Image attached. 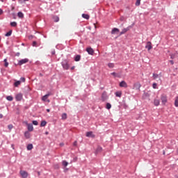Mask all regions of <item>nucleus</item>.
I'll return each mask as SVG.
<instances>
[{
    "label": "nucleus",
    "mask_w": 178,
    "mask_h": 178,
    "mask_svg": "<svg viewBox=\"0 0 178 178\" xmlns=\"http://www.w3.org/2000/svg\"><path fill=\"white\" fill-rule=\"evenodd\" d=\"M12 1H16V0H12Z\"/></svg>",
    "instance_id": "59"
},
{
    "label": "nucleus",
    "mask_w": 178,
    "mask_h": 178,
    "mask_svg": "<svg viewBox=\"0 0 178 178\" xmlns=\"http://www.w3.org/2000/svg\"><path fill=\"white\" fill-rule=\"evenodd\" d=\"M11 147H12L13 149H15V146L13 145H11Z\"/></svg>",
    "instance_id": "53"
},
{
    "label": "nucleus",
    "mask_w": 178,
    "mask_h": 178,
    "mask_svg": "<svg viewBox=\"0 0 178 178\" xmlns=\"http://www.w3.org/2000/svg\"><path fill=\"white\" fill-rule=\"evenodd\" d=\"M86 51L88 52V54L89 55H93L94 54V49H92V48H91V47H88L86 49Z\"/></svg>",
    "instance_id": "9"
},
{
    "label": "nucleus",
    "mask_w": 178,
    "mask_h": 178,
    "mask_svg": "<svg viewBox=\"0 0 178 178\" xmlns=\"http://www.w3.org/2000/svg\"><path fill=\"white\" fill-rule=\"evenodd\" d=\"M122 106H123V108H124V109H127V108H128V106H127V104H126V103L122 104Z\"/></svg>",
    "instance_id": "42"
},
{
    "label": "nucleus",
    "mask_w": 178,
    "mask_h": 178,
    "mask_svg": "<svg viewBox=\"0 0 178 178\" xmlns=\"http://www.w3.org/2000/svg\"><path fill=\"white\" fill-rule=\"evenodd\" d=\"M106 108V109H111V108H112V105L110 103H107Z\"/></svg>",
    "instance_id": "37"
},
{
    "label": "nucleus",
    "mask_w": 178,
    "mask_h": 178,
    "mask_svg": "<svg viewBox=\"0 0 178 178\" xmlns=\"http://www.w3.org/2000/svg\"><path fill=\"white\" fill-rule=\"evenodd\" d=\"M2 118H3V115L0 114V119H2Z\"/></svg>",
    "instance_id": "51"
},
{
    "label": "nucleus",
    "mask_w": 178,
    "mask_h": 178,
    "mask_svg": "<svg viewBox=\"0 0 178 178\" xmlns=\"http://www.w3.org/2000/svg\"><path fill=\"white\" fill-rule=\"evenodd\" d=\"M42 101H43L44 102H50L49 99H48V97L46 95L42 97Z\"/></svg>",
    "instance_id": "14"
},
{
    "label": "nucleus",
    "mask_w": 178,
    "mask_h": 178,
    "mask_svg": "<svg viewBox=\"0 0 178 178\" xmlns=\"http://www.w3.org/2000/svg\"><path fill=\"white\" fill-rule=\"evenodd\" d=\"M170 63H171V65H175V62L172 60H170Z\"/></svg>",
    "instance_id": "47"
},
{
    "label": "nucleus",
    "mask_w": 178,
    "mask_h": 178,
    "mask_svg": "<svg viewBox=\"0 0 178 178\" xmlns=\"http://www.w3.org/2000/svg\"><path fill=\"white\" fill-rule=\"evenodd\" d=\"M74 147H77V140H75L73 143Z\"/></svg>",
    "instance_id": "46"
},
{
    "label": "nucleus",
    "mask_w": 178,
    "mask_h": 178,
    "mask_svg": "<svg viewBox=\"0 0 178 178\" xmlns=\"http://www.w3.org/2000/svg\"><path fill=\"white\" fill-rule=\"evenodd\" d=\"M33 149V144H29L27 145V149L28 151H31V149Z\"/></svg>",
    "instance_id": "31"
},
{
    "label": "nucleus",
    "mask_w": 178,
    "mask_h": 178,
    "mask_svg": "<svg viewBox=\"0 0 178 178\" xmlns=\"http://www.w3.org/2000/svg\"><path fill=\"white\" fill-rule=\"evenodd\" d=\"M95 136H94L92 134V131H88L86 133V137H95Z\"/></svg>",
    "instance_id": "21"
},
{
    "label": "nucleus",
    "mask_w": 178,
    "mask_h": 178,
    "mask_svg": "<svg viewBox=\"0 0 178 178\" xmlns=\"http://www.w3.org/2000/svg\"><path fill=\"white\" fill-rule=\"evenodd\" d=\"M108 67H110L111 69H112V68L115 67V64H113V63H109L108 64Z\"/></svg>",
    "instance_id": "35"
},
{
    "label": "nucleus",
    "mask_w": 178,
    "mask_h": 178,
    "mask_svg": "<svg viewBox=\"0 0 178 178\" xmlns=\"http://www.w3.org/2000/svg\"><path fill=\"white\" fill-rule=\"evenodd\" d=\"M135 5L136 6H140V5H141V0H136Z\"/></svg>",
    "instance_id": "33"
},
{
    "label": "nucleus",
    "mask_w": 178,
    "mask_h": 178,
    "mask_svg": "<svg viewBox=\"0 0 178 178\" xmlns=\"http://www.w3.org/2000/svg\"><path fill=\"white\" fill-rule=\"evenodd\" d=\"M120 30L118 28H113L111 31V34L115 35L119 33Z\"/></svg>",
    "instance_id": "13"
},
{
    "label": "nucleus",
    "mask_w": 178,
    "mask_h": 178,
    "mask_svg": "<svg viewBox=\"0 0 178 178\" xmlns=\"http://www.w3.org/2000/svg\"><path fill=\"white\" fill-rule=\"evenodd\" d=\"M29 62V58H24L18 61V65L22 66V65H24V63H27Z\"/></svg>",
    "instance_id": "7"
},
{
    "label": "nucleus",
    "mask_w": 178,
    "mask_h": 178,
    "mask_svg": "<svg viewBox=\"0 0 178 178\" xmlns=\"http://www.w3.org/2000/svg\"><path fill=\"white\" fill-rule=\"evenodd\" d=\"M161 99L163 105H165L168 102V97L165 94L161 95Z\"/></svg>",
    "instance_id": "2"
},
{
    "label": "nucleus",
    "mask_w": 178,
    "mask_h": 178,
    "mask_svg": "<svg viewBox=\"0 0 178 178\" xmlns=\"http://www.w3.org/2000/svg\"><path fill=\"white\" fill-rule=\"evenodd\" d=\"M8 129L9 130H11L12 129H13V124H9V125H8Z\"/></svg>",
    "instance_id": "41"
},
{
    "label": "nucleus",
    "mask_w": 178,
    "mask_h": 178,
    "mask_svg": "<svg viewBox=\"0 0 178 178\" xmlns=\"http://www.w3.org/2000/svg\"><path fill=\"white\" fill-rule=\"evenodd\" d=\"M82 17H83V19H86V20H88V19H90V15H88V14H82Z\"/></svg>",
    "instance_id": "24"
},
{
    "label": "nucleus",
    "mask_w": 178,
    "mask_h": 178,
    "mask_svg": "<svg viewBox=\"0 0 178 178\" xmlns=\"http://www.w3.org/2000/svg\"><path fill=\"white\" fill-rule=\"evenodd\" d=\"M170 58H171V59H173V58H174V57H173V56H171V57H170Z\"/></svg>",
    "instance_id": "57"
},
{
    "label": "nucleus",
    "mask_w": 178,
    "mask_h": 178,
    "mask_svg": "<svg viewBox=\"0 0 178 178\" xmlns=\"http://www.w3.org/2000/svg\"><path fill=\"white\" fill-rule=\"evenodd\" d=\"M17 16L19 17V19H23V17H24V14H23L22 12H18Z\"/></svg>",
    "instance_id": "19"
},
{
    "label": "nucleus",
    "mask_w": 178,
    "mask_h": 178,
    "mask_svg": "<svg viewBox=\"0 0 178 178\" xmlns=\"http://www.w3.org/2000/svg\"><path fill=\"white\" fill-rule=\"evenodd\" d=\"M32 45H33V47H36V45H37V42L33 41V43H32Z\"/></svg>",
    "instance_id": "45"
},
{
    "label": "nucleus",
    "mask_w": 178,
    "mask_h": 178,
    "mask_svg": "<svg viewBox=\"0 0 178 178\" xmlns=\"http://www.w3.org/2000/svg\"><path fill=\"white\" fill-rule=\"evenodd\" d=\"M6 99H7V101H10V102L13 101V97L10 96V95L7 96Z\"/></svg>",
    "instance_id": "34"
},
{
    "label": "nucleus",
    "mask_w": 178,
    "mask_h": 178,
    "mask_svg": "<svg viewBox=\"0 0 178 178\" xmlns=\"http://www.w3.org/2000/svg\"><path fill=\"white\" fill-rule=\"evenodd\" d=\"M24 2H26V1H29V0H24Z\"/></svg>",
    "instance_id": "58"
},
{
    "label": "nucleus",
    "mask_w": 178,
    "mask_h": 178,
    "mask_svg": "<svg viewBox=\"0 0 178 178\" xmlns=\"http://www.w3.org/2000/svg\"><path fill=\"white\" fill-rule=\"evenodd\" d=\"M24 137H25V138H26V139L30 138L31 135H30V132H29V131H25V133H24Z\"/></svg>",
    "instance_id": "17"
},
{
    "label": "nucleus",
    "mask_w": 178,
    "mask_h": 178,
    "mask_svg": "<svg viewBox=\"0 0 178 178\" xmlns=\"http://www.w3.org/2000/svg\"><path fill=\"white\" fill-rule=\"evenodd\" d=\"M20 84H22V81H15V82L14 83V86H15V87H19V86H20Z\"/></svg>",
    "instance_id": "25"
},
{
    "label": "nucleus",
    "mask_w": 178,
    "mask_h": 178,
    "mask_svg": "<svg viewBox=\"0 0 178 178\" xmlns=\"http://www.w3.org/2000/svg\"><path fill=\"white\" fill-rule=\"evenodd\" d=\"M15 99L17 102H20L22 99H23V94L22 93H18L15 95Z\"/></svg>",
    "instance_id": "5"
},
{
    "label": "nucleus",
    "mask_w": 178,
    "mask_h": 178,
    "mask_svg": "<svg viewBox=\"0 0 178 178\" xmlns=\"http://www.w3.org/2000/svg\"><path fill=\"white\" fill-rule=\"evenodd\" d=\"M61 118L63 120H65V119H67V114H66V113H63Z\"/></svg>",
    "instance_id": "26"
},
{
    "label": "nucleus",
    "mask_w": 178,
    "mask_h": 178,
    "mask_svg": "<svg viewBox=\"0 0 178 178\" xmlns=\"http://www.w3.org/2000/svg\"><path fill=\"white\" fill-rule=\"evenodd\" d=\"M22 178H27L29 177V172H27L26 171H24V170H21L19 172Z\"/></svg>",
    "instance_id": "6"
},
{
    "label": "nucleus",
    "mask_w": 178,
    "mask_h": 178,
    "mask_svg": "<svg viewBox=\"0 0 178 178\" xmlns=\"http://www.w3.org/2000/svg\"><path fill=\"white\" fill-rule=\"evenodd\" d=\"M140 88H141V83H140V82H137L134 84L133 90H137L138 91H140Z\"/></svg>",
    "instance_id": "3"
},
{
    "label": "nucleus",
    "mask_w": 178,
    "mask_h": 178,
    "mask_svg": "<svg viewBox=\"0 0 178 178\" xmlns=\"http://www.w3.org/2000/svg\"><path fill=\"white\" fill-rule=\"evenodd\" d=\"M61 65L64 70H69V67H70V65H69V61H67V60H63L61 62Z\"/></svg>",
    "instance_id": "1"
},
{
    "label": "nucleus",
    "mask_w": 178,
    "mask_h": 178,
    "mask_svg": "<svg viewBox=\"0 0 178 178\" xmlns=\"http://www.w3.org/2000/svg\"><path fill=\"white\" fill-rule=\"evenodd\" d=\"M111 75L114 76V77H116L118 76V74H116V72H112Z\"/></svg>",
    "instance_id": "43"
},
{
    "label": "nucleus",
    "mask_w": 178,
    "mask_h": 178,
    "mask_svg": "<svg viewBox=\"0 0 178 178\" xmlns=\"http://www.w3.org/2000/svg\"><path fill=\"white\" fill-rule=\"evenodd\" d=\"M38 176H40V175H41V174L40 173V172H38Z\"/></svg>",
    "instance_id": "56"
},
{
    "label": "nucleus",
    "mask_w": 178,
    "mask_h": 178,
    "mask_svg": "<svg viewBox=\"0 0 178 178\" xmlns=\"http://www.w3.org/2000/svg\"><path fill=\"white\" fill-rule=\"evenodd\" d=\"M47 112H51V110H49V108H47Z\"/></svg>",
    "instance_id": "55"
},
{
    "label": "nucleus",
    "mask_w": 178,
    "mask_h": 178,
    "mask_svg": "<svg viewBox=\"0 0 178 178\" xmlns=\"http://www.w3.org/2000/svg\"><path fill=\"white\" fill-rule=\"evenodd\" d=\"M175 106H176V108H178V96L176 97L175 100Z\"/></svg>",
    "instance_id": "30"
},
{
    "label": "nucleus",
    "mask_w": 178,
    "mask_h": 178,
    "mask_svg": "<svg viewBox=\"0 0 178 178\" xmlns=\"http://www.w3.org/2000/svg\"><path fill=\"white\" fill-rule=\"evenodd\" d=\"M16 56H20V53L17 52V53L16 54Z\"/></svg>",
    "instance_id": "50"
},
{
    "label": "nucleus",
    "mask_w": 178,
    "mask_h": 178,
    "mask_svg": "<svg viewBox=\"0 0 178 178\" xmlns=\"http://www.w3.org/2000/svg\"><path fill=\"white\" fill-rule=\"evenodd\" d=\"M5 35L6 37H10L12 35V30L7 32Z\"/></svg>",
    "instance_id": "32"
},
{
    "label": "nucleus",
    "mask_w": 178,
    "mask_h": 178,
    "mask_svg": "<svg viewBox=\"0 0 178 178\" xmlns=\"http://www.w3.org/2000/svg\"><path fill=\"white\" fill-rule=\"evenodd\" d=\"M62 163H63V165L65 167H66L69 165V163H67V161H63Z\"/></svg>",
    "instance_id": "36"
},
{
    "label": "nucleus",
    "mask_w": 178,
    "mask_h": 178,
    "mask_svg": "<svg viewBox=\"0 0 178 178\" xmlns=\"http://www.w3.org/2000/svg\"><path fill=\"white\" fill-rule=\"evenodd\" d=\"M154 104L155 106H159V104H161V102L159 101V99H155L154 100Z\"/></svg>",
    "instance_id": "18"
},
{
    "label": "nucleus",
    "mask_w": 178,
    "mask_h": 178,
    "mask_svg": "<svg viewBox=\"0 0 178 178\" xmlns=\"http://www.w3.org/2000/svg\"><path fill=\"white\" fill-rule=\"evenodd\" d=\"M115 95L116 97H118V98H121L122 97V92H120V91L115 92Z\"/></svg>",
    "instance_id": "22"
},
{
    "label": "nucleus",
    "mask_w": 178,
    "mask_h": 178,
    "mask_svg": "<svg viewBox=\"0 0 178 178\" xmlns=\"http://www.w3.org/2000/svg\"><path fill=\"white\" fill-rule=\"evenodd\" d=\"M74 70V66L71 67V70Z\"/></svg>",
    "instance_id": "54"
},
{
    "label": "nucleus",
    "mask_w": 178,
    "mask_h": 178,
    "mask_svg": "<svg viewBox=\"0 0 178 178\" xmlns=\"http://www.w3.org/2000/svg\"><path fill=\"white\" fill-rule=\"evenodd\" d=\"M145 48L147 51H151L152 49V43H151V42H147L145 45Z\"/></svg>",
    "instance_id": "8"
},
{
    "label": "nucleus",
    "mask_w": 178,
    "mask_h": 178,
    "mask_svg": "<svg viewBox=\"0 0 178 178\" xmlns=\"http://www.w3.org/2000/svg\"><path fill=\"white\" fill-rule=\"evenodd\" d=\"M81 59V56H80V55H76L74 57L75 62H80Z\"/></svg>",
    "instance_id": "16"
},
{
    "label": "nucleus",
    "mask_w": 178,
    "mask_h": 178,
    "mask_svg": "<svg viewBox=\"0 0 178 178\" xmlns=\"http://www.w3.org/2000/svg\"><path fill=\"white\" fill-rule=\"evenodd\" d=\"M2 13H3V10H2V9L0 8V15H2Z\"/></svg>",
    "instance_id": "48"
},
{
    "label": "nucleus",
    "mask_w": 178,
    "mask_h": 178,
    "mask_svg": "<svg viewBox=\"0 0 178 178\" xmlns=\"http://www.w3.org/2000/svg\"><path fill=\"white\" fill-rule=\"evenodd\" d=\"M45 126H47V121L45 120L42 121L40 123V127H45Z\"/></svg>",
    "instance_id": "23"
},
{
    "label": "nucleus",
    "mask_w": 178,
    "mask_h": 178,
    "mask_svg": "<svg viewBox=\"0 0 178 178\" xmlns=\"http://www.w3.org/2000/svg\"><path fill=\"white\" fill-rule=\"evenodd\" d=\"M157 86H158V84H156V83H154L152 84V88L155 90V89H156Z\"/></svg>",
    "instance_id": "40"
},
{
    "label": "nucleus",
    "mask_w": 178,
    "mask_h": 178,
    "mask_svg": "<svg viewBox=\"0 0 178 178\" xmlns=\"http://www.w3.org/2000/svg\"><path fill=\"white\" fill-rule=\"evenodd\" d=\"M51 55H55V50L51 51Z\"/></svg>",
    "instance_id": "49"
},
{
    "label": "nucleus",
    "mask_w": 178,
    "mask_h": 178,
    "mask_svg": "<svg viewBox=\"0 0 178 178\" xmlns=\"http://www.w3.org/2000/svg\"><path fill=\"white\" fill-rule=\"evenodd\" d=\"M131 29V26H129L127 28H124L122 29V31L120 33V35H123V34H126V33H127V31H129V30H130Z\"/></svg>",
    "instance_id": "4"
},
{
    "label": "nucleus",
    "mask_w": 178,
    "mask_h": 178,
    "mask_svg": "<svg viewBox=\"0 0 178 178\" xmlns=\"http://www.w3.org/2000/svg\"><path fill=\"white\" fill-rule=\"evenodd\" d=\"M120 87H123L124 88H127V83L124 81H122L120 83Z\"/></svg>",
    "instance_id": "12"
},
{
    "label": "nucleus",
    "mask_w": 178,
    "mask_h": 178,
    "mask_svg": "<svg viewBox=\"0 0 178 178\" xmlns=\"http://www.w3.org/2000/svg\"><path fill=\"white\" fill-rule=\"evenodd\" d=\"M53 19L54 20V22H55L56 23H58V22H59V17H58V16H54V17H53Z\"/></svg>",
    "instance_id": "29"
},
{
    "label": "nucleus",
    "mask_w": 178,
    "mask_h": 178,
    "mask_svg": "<svg viewBox=\"0 0 178 178\" xmlns=\"http://www.w3.org/2000/svg\"><path fill=\"white\" fill-rule=\"evenodd\" d=\"M3 62H4L5 67H8L9 66V63H8V59L5 58Z\"/></svg>",
    "instance_id": "28"
},
{
    "label": "nucleus",
    "mask_w": 178,
    "mask_h": 178,
    "mask_svg": "<svg viewBox=\"0 0 178 178\" xmlns=\"http://www.w3.org/2000/svg\"><path fill=\"white\" fill-rule=\"evenodd\" d=\"M45 134H46V136H48V135L49 134V132L46 131V132H45Z\"/></svg>",
    "instance_id": "52"
},
{
    "label": "nucleus",
    "mask_w": 178,
    "mask_h": 178,
    "mask_svg": "<svg viewBox=\"0 0 178 178\" xmlns=\"http://www.w3.org/2000/svg\"><path fill=\"white\" fill-rule=\"evenodd\" d=\"M28 131H33L34 130V127H33V124H26Z\"/></svg>",
    "instance_id": "11"
},
{
    "label": "nucleus",
    "mask_w": 178,
    "mask_h": 178,
    "mask_svg": "<svg viewBox=\"0 0 178 178\" xmlns=\"http://www.w3.org/2000/svg\"><path fill=\"white\" fill-rule=\"evenodd\" d=\"M33 124H34V126H38V121H37V120H33Z\"/></svg>",
    "instance_id": "38"
},
{
    "label": "nucleus",
    "mask_w": 178,
    "mask_h": 178,
    "mask_svg": "<svg viewBox=\"0 0 178 178\" xmlns=\"http://www.w3.org/2000/svg\"><path fill=\"white\" fill-rule=\"evenodd\" d=\"M99 152H102V147L98 146L96 151H95V154H99Z\"/></svg>",
    "instance_id": "15"
},
{
    "label": "nucleus",
    "mask_w": 178,
    "mask_h": 178,
    "mask_svg": "<svg viewBox=\"0 0 178 178\" xmlns=\"http://www.w3.org/2000/svg\"><path fill=\"white\" fill-rule=\"evenodd\" d=\"M10 24L11 27H17V22H10Z\"/></svg>",
    "instance_id": "27"
},
{
    "label": "nucleus",
    "mask_w": 178,
    "mask_h": 178,
    "mask_svg": "<svg viewBox=\"0 0 178 178\" xmlns=\"http://www.w3.org/2000/svg\"><path fill=\"white\" fill-rule=\"evenodd\" d=\"M19 81H21V82H22V83H24V82L26 81V78H24V77H21Z\"/></svg>",
    "instance_id": "39"
},
{
    "label": "nucleus",
    "mask_w": 178,
    "mask_h": 178,
    "mask_svg": "<svg viewBox=\"0 0 178 178\" xmlns=\"http://www.w3.org/2000/svg\"><path fill=\"white\" fill-rule=\"evenodd\" d=\"M102 101H106V99H108V95L106 94V92H104L102 93Z\"/></svg>",
    "instance_id": "10"
},
{
    "label": "nucleus",
    "mask_w": 178,
    "mask_h": 178,
    "mask_svg": "<svg viewBox=\"0 0 178 178\" xmlns=\"http://www.w3.org/2000/svg\"><path fill=\"white\" fill-rule=\"evenodd\" d=\"M159 76H161V73L159 74L153 73V76H152L153 79L156 80V79H158L159 77Z\"/></svg>",
    "instance_id": "20"
},
{
    "label": "nucleus",
    "mask_w": 178,
    "mask_h": 178,
    "mask_svg": "<svg viewBox=\"0 0 178 178\" xmlns=\"http://www.w3.org/2000/svg\"><path fill=\"white\" fill-rule=\"evenodd\" d=\"M46 95L48 97H51V95H52V93L51 92H49L47 94H46Z\"/></svg>",
    "instance_id": "44"
}]
</instances>
